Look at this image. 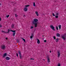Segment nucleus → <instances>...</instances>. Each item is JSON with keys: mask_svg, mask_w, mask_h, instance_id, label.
<instances>
[{"mask_svg": "<svg viewBox=\"0 0 66 66\" xmlns=\"http://www.w3.org/2000/svg\"><path fill=\"white\" fill-rule=\"evenodd\" d=\"M37 22H38V20L36 19H34L33 21L32 22V23L35 25V28L37 27V23H38Z\"/></svg>", "mask_w": 66, "mask_h": 66, "instance_id": "f257e3e1", "label": "nucleus"}, {"mask_svg": "<svg viewBox=\"0 0 66 66\" xmlns=\"http://www.w3.org/2000/svg\"><path fill=\"white\" fill-rule=\"evenodd\" d=\"M25 6V7L24 8V11L25 12H27V11H28V9H27V7H28L29 6V5H26Z\"/></svg>", "mask_w": 66, "mask_h": 66, "instance_id": "f03ea898", "label": "nucleus"}, {"mask_svg": "<svg viewBox=\"0 0 66 66\" xmlns=\"http://www.w3.org/2000/svg\"><path fill=\"white\" fill-rule=\"evenodd\" d=\"M50 27L51 28V29L53 30V31H55V29H54L55 27H53V25H51L50 26Z\"/></svg>", "mask_w": 66, "mask_h": 66, "instance_id": "7ed1b4c3", "label": "nucleus"}, {"mask_svg": "<svg viewBox=\"0 0 66 66\" xmlns=\"http://www.w3.org/2000/svg\"><path fill=\"white\" fill-rule=\"evenodd\" d=\"M1 48L2 49H3V50H4L5 48V46L4 45H2L1 46Z\"/></svg>", "mask_w": 66, "mask_h": 66, "instance_id": "20e7f679", "label": "nucleus"}, {"mask_svg": "<svg viewBox=\"0 0 66 66\" xmlns=\"http://www.w3.org/2000/svg\"><path fill=\"white\" fill-rule=\"evenodd\" d=\"M10 31H11V32H13V36H14L15 34L16 33V32H15L16 30H10Z\"/></svg>", "mask_w": 66, "mask_h": 66, "instance_id": "39448f33", "label": "nucleus"}, {"mask_svg": "<svg viewBox=\"0 0 66 66\" xmlns=\"http://www.w3.org/2000/svg\"><path fill=\"white\" fill-rule=\"evenodd\" d=\"M18 54H19V56L20 59H22V56H21V52L19 51Z\"/></svg>", "mask_w": 66, "mask_h": 66, "instance_id": "423d86ee", "label": "nucleus"}, {"mask_svg": "<svg viewBox=\"0 0 66 66\" xmlns=\"http://www.w3.org/2000/svg\"><path fill=\"white\" fill-rule=\"evenodd\" d=\"M56 16H55V17L56 18H58V16H59V13H57L56 14Z\"/></svg>", "mask_w": 66, "mask_h": 66, "instance_id": "0eeeda50", "label": "nucleus"}, {"mask_svg": "<svg viewBox=\"0 0 66 66\" xmlns=\"http://www.w3.org/2000/svg\"><path fill=\"white\" fill-rule=\"evenodd\" d=\"M60 52L58 51V57H60Z\"/></svg>", "mask_w": 66, "mask_h": 66, "instance_id": "6e6552de", "label": "nucleus"}, {"mask_svg": "<svg viewBox=\"0 0 66 66\" xmlns=\"http://www.w3.org/2000/svg\"><path fill=\"white\" fill-rule=\"evenodd\" d=\"M6 55H7V54H6V53H5L3 55V57H4L6 56Z\"/></svg>", "mask_w": 66, "mask_h": 66, "instance_id": "1a4fd4ad", "label": "nucleus"}, {"mask_svg": "<svg viewBox=\"0 0 66 66\" xmlns=\"http://www.w3.org/2000/svg\"><path fill=\"white\" fill-rule=\"evenodd\" d=\"M5 59L6 60H9L10 59V58L8 57H6Z\"/></svg>", "mask_w": 66, "mask_h": 66, "instance_id": "9d476101", "label": "nucleus"}, {"mask_svg": "<svg viewBox=\"0 0 66 66\" xmlns=\"http://www.w3.org/2000/svg\"><path fill=\"white\" fill-rule=\"evenodd\" d=\"M37 44H40V40H39L38 39H37Z\"/></svg>", "mask_w": 66, "mask_h": 66, "instance_id": "9b49d317", "label": "nucleus"}, {"mask_svg": "<svg viewBox=\"0 0 66 66\" xmlns=\"http://www.w3.org/2000/svg\"><path fill=\"white\" fill-rule=\"evenodd\" d=\"M56 36H57V37H59V36H60V34L59 33H57L56 34Z\"/></svg>", "mask_w": 66, "mask_h": 66, "instance_id": "f8f14e48", "label": "nucleus"}, {"mask_svg": "<svg viewBox=\"0 0 66 66\" xmlns=\"http://www.w3.org/2000/svg\"><path fill=\"white\" fill-rule=\"evenodd\" d=\"M35 13L37 16H38V12L37 11Z\"/></svg>", "mask_w": 66, "mask_h": 66, "instance_id": "ddd939ff", "label": "nucleus"}, {"mask_svg": "<svg viewBox=\"0 0 66 66\" xmlns=\"http://www.w3.org/2000/svg\"><path fill=\"white\" fill-rule=\"evenodd\" d=\"M47 62L48 63H50V59L49 58H48L47 59Z\"/></svg>", "mask_w": 66, "mask_h": 66, "instance_id": "4468645a", "label": "nucleus"}, {"mask_svg": "<svg viewBox=\"0 0 66 66\" xmlns=\"http://www.w3.org/2000/svg\"><path fill=\"white\" fill-rule=\"evenodd\" d=\"M18 15L17 14H15V17H18Z\"/></svg>", "mask_w": 66, "mask_h": 66, "instance_id": "2eb2a0df", "label": "nucleus"}, {"mask_svg": "<svg viewBox=\"0 0 66 66\" xmlns=\"http://www.w3.org/2000/svg\"><path fill=\"white\" fill-rule=\"evenodd\" d=\"M56 42H59V39H56Z\"/></svg>", "mask_w": 66, "mask_h": 66, "instance_id": "dca6fc26", "label": "nucleus"}, {"mask_svg": "<svg viewBox=\"0 0 66 66\" xmlns=\"http://www.w3.org/2000/svg\"><path fill=\"white\" fill-rule=\"evenodd\" d=\"M59 29H61V25H60L59 26Z\"/></svg>", "mask_w": 66, "mask_h": 66, "instance_id": "f3484780", "label": "nucleus"}, {"mask_svg": "<svg viewBox=\"0 0 66 66\" xmlns=\"http://www.w3.org/2000/svg\"><path fill=\"white\" fill-rule=\"evenodd\" d=\"M33 35H31L30 37V38H33Z\"/></svg>", "mask_w": 66, "mask_h": 66, "instance_id": "a211bd4d", "label": "nucleus"}, {"mask_svg": "<svg viewBox=\"0 0 66 66\" xmlns=\"http://www.w3.org/2000/svg\"><path fill=\"white\" fill-rule=\"evenodd\" d=\"M56 29L57 31V30H58V27L57 26H56Z\"/></svg>", "mask_w": 66, "mask_h": 66, "instance_id": "6ab92c4d", "label": "nucleus"}, {"mask_svg": "<svg viewBox=\"0 0 66 66\" xmlns=\"http://www.w3.org/2000/svg\"><path fill=\"white\" fill-rule=\"evenodd\" d=\"M10 31H11L9 29H8V30L7 32V33H9V32H10Z\"/></svg>", "mask_w": 66, "mask_h": 66, "instance_id": "aec40b11", "label": "nucleus"}, {"mask_svg": "<svg viewBox=\"0 0 66 66\" xmlns=\"http://www.w3.org/2000/svg\"><path fill=\"white\" fill-rule=\"evenodd\" d=\"M22 39L24 41V42L25 43H26V40H25V39H24L23 38Z\"/></svg>", "mask_w": 66, "mask_h": 66, "instance_id": "412c9836", "label": "nucleus"}, {"mask_svg": "<svg viewBox=\"0 0 66 66\" xmlns=\"http://www.w3.org/2000/svg\"><path fill=\"white\" fill-rule=\"evenodd\" d=\"M33 4V6H35V3H34Z\"/></svg>", "mask_w": 66, "mask_h": 66, "instance_id": "4be33fe9", "label": "nucleus"}, {"mask_svg": "<svg viewBox=\"0 0 66 66\" xmlns=\"http://www.w3.org/2000/svg\"><path fill=\"white\" fill-rule=\"evenodd\" d=\"M14 25L12 24V28H14Z\"/></svg>", "mask_w": 66, "mask_h": 66, "instance_id": "5701e85b", "label": "nucleus"}, {"mask_svg": "<svg viewBox=\"0 0 66 66\" xmlns=\"http://www.w3.org/2000/svg\"><path fill=\"white\" fill-rule=\"evenodd\" d=\"M9 16H10V15H7V16H6V17H7V18H8V17H9Z\"/></svg>", "mask_w": 66, "mask_h": 66, "instance_id": "b1692460", "label": "nucleus"}, {"mask_svg": "<svg viewBox=\"0 0 66 66\" xmlns=\"http://www.w3.org/2000/svg\"><path fill=\"white\" fill-rule=\"evenodd\" d=\"M61 66V65L60 64V63H59L57 65V66Z\"/></svg>", "mask_w": 66, "mask_h": 66, "instance_id": "393cba45", "label": "nucleus"}, {"mask_svg": "<svg viewBox=\"0 0 66 66\" xmlns=\"http://www.w3.org/2000/svg\"><path fill=\"white\" fill-rule=\"evenodd\" d=\"M62 38H63V39L64 40H65V37H62Z\"/></svg>", "mask_w": 66, "mask_h": 66, "instance_id": "a878e982", "label": "nucleus"}, {"mask_svg": "<svg viewBox=\"0 0 66 66\" xmlns=\"http://www.w3.org/2000/svg\"><path fill=\"white\" fill-rule=\"evenodd\" d=\"M54 37V39H56V38H55V36H54L53 37Z\"/></svg>", "mask_w": 66, "mask_h": 66, "instance_id": "bb28decb", "label": "nucleus"}, {"mask_svg": "<svg viewBox=\"0 0 66 66\" xmlns=\"http://www.w3.org/2000/svg\"><path fill=\"white\" fill-rule=\"evenodd\" d=\"M33 27L32 26H31L30 29H33Z\"/></svg>", "mask_w": 66, "mask_h": 66, "instance_id": "cd10ccee", "label": "nucleus"}, {"mask_svg": "<svg viewBox=\"0 0 66 66\" xmlns=\"http://www.w3.org/2000/svg\"><path fill=\"white\" fill-rule=\"evenodd\" d=\"M47 42V41H46V40H44V42H45V43H46Z\"/></svg>", "mask_w": 66, "mask_h": 66, "instance_id": "c85d7f7f", "label": "nucleus"}, {"mask_svg": "<svg viewBox=\"0 0 66 66\" xmlns=\"http://www.w3.org/2000/svg\"><path fill=\"white\" fill-rule=\"evenodd\" d=\"M16 56L17 57L18 56V53H16Z\"/></svg>", "mask_w": 66, "mask_h": 66, "instance_id": "c756f323", "label": "nucleus"}, {"mask_svg": "<svg viewBox=\"0 0 66 66\" xmlns=\"http://www.w3.org/2000/svg\"><path fill=\"white\" fill-rule=\"evenodd\" d=\"M53 16H55V15H54V14L53 13Z\"/></svg>", "mask_w": 66, "mask_h": 66, "instance_id": "7c9ffc66", "label": "nucleus"}, {"mask_svg": "<svg viewBox=\"0 0 66 66\" xmlns=\"http://www.w3.org/2000/svg\"><path fill=\"white\" fill-rule=\"evenodd\" d=\"M1 27H2V25L0 24V28H1Z\"/></svg>", "mask_w": 66, "mask_h": 66, "instance_id": "2f4dec72", "label": "nucleus"}, {"mask_svg": "<svg viewBox=\"0 0 66 66\" xmlns=\"http://www.w3.org/2000/svg\"><path fill=\"white\" fill-rule=\"evenodd\" d=\"M34 60V59H32V58H31V59H30V60Z\"/></svg>", "mask_w": 66, "mask_h": 66, "instance_id": "473e14b6", "label": "nucleus"}, {"mask_svg": "<svg viewBox=\"0 0 66 66\" xmlns=\"http://www.w3.org/2000/svg\"><path fill=\"white\" fill-rule=\"evenodd\" d=\"M17 42H18H18H19V40H17Z\"/></svg>", "mask_w": 66, "mask_h": 66, "instance_id": "72a5a7b5", "label": "nucleus"}, {"mask_svg": "<svg viewBox=\"0 0 66 66\" xmlns=\"http://www.w3.org/2000/svg\"><path fill=\"white\" fill-rule=\"evenodd\" d=\"M1 18H0V21H1Z\"/></svg>", "mask_w": 66, "mask_h": 66, "instance_id": "f704fd0d", "label": "nucleus"}, {"mask_svg": "<svg viewBox=\"0 0 66 66\" xmlns=\"http://www.w3.org/2000/svg\"><path fill=\"white\" fill-rule=\"evenodd\" d=\"M6 39H7V38H6Z\"/></svg>", "mask_w": 66, "mask_h": 66, "instance_id": "c9c22d12", "label": "nucleus"}, {"mask_svg": "<svg viewBox=\"0 0 66 66\" xmlns=\"http://www.w3.org/2000/svg\"><path fill=\"white\" fill-rule=\"evenodd\" d=\"M3 32H4V33H6V32H5L4 31H3Z\"/></svg>", "mask_w": 66, "mask_h": 66, "instance_id": "e433bc0d", "label": "nucleus"}, {"mask_svg": "<svg viewBox=\"0 0 66 66\" xmlns=\"http://www.w3.org/2000/svg\"><path fill=\"white\" fill-rule=\"evenodd\" d=\"M50 53H51V52L50 51Z\"/></svg>", "mask_w": 66, "mask_h": 66, "instance_id": "4c0bfd02", "label": "nucleus"}, {"mask_svg": "<svg viewBox=\"0 0 66 66\" xmlns=\"http://www.w3.org/2000/svg\"><path fill=\"white\" fill-rule=\"evenodd\" d=\"M25 15H24L23 16H24V17H25Z\"/></svg>", "mask_w": 66, "mask_h": 66, "instance_id": "58836bf2", "label": "nucleus"}, {"mask_svg": "<svg viewBox=\"0 0 66 66\" xmlns=\"http://www.w3.org/2000/svg\"><path fill=\"white\" fill-rule=\"evenodd\" d=\"M0 5H1V3H0Z\"/></svg>", "mask_w": 66, "mask_h": 66, "instance_id": "ea45409f", "label": "nucleus"}, {"mask_svg": "<svg viewBox=\"0 0 66 66\" xmlns=\"http://www.w3.org/2000/svg\"><path fill=\"white\" fill-rule=\"evenodd\" d=\"M43 60H44V61H45V60L44 59H43Z\"/></svg>", "mask_w": 66, "mask_h": 66, "instance_id": "a19ab883", "label": "nucleus"}]
</instances>
